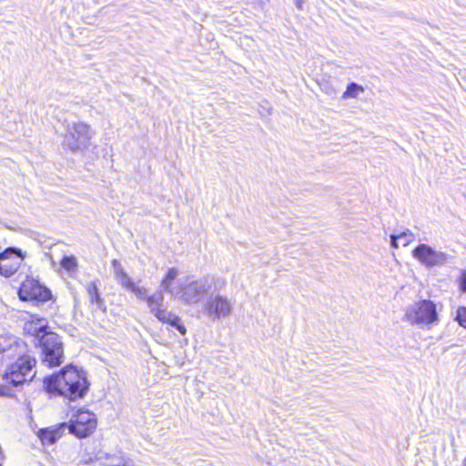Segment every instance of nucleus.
I'll return each instance as SVG.
<instances>
[{"label": "nucleus", "mask_w": 466, "mask_h": 466, "mask_svg": "<svg viewBox=\"0 0 466 466\" xmlns=\"http://www.w3.org/2000/svg\"><path fill=\"white\" fill-rule=\"evenodd\" d=\"M294 3L298 9H299V10L302 9L304 0H294Z\"/></svg>", "instance_id": "nucleus-25"}, {"label": "nucleus", "mask_w": 466, "mask_h": 466, "mask_svg": "<svg viewBox=\"0 0 466 466\" xmlns=\"http://www.w3.org/2000/svg\"><path fill=\"white\" fill-rule=\"evenodd\" d=\"M25 329L34 339L33 342L41 349L42 362L52 368L59 366L64 360V349L60 337L47 330V326L39 320L38 326L26 325Z\"/></svg>", "instance_id": "nucleus-2"}, {"label": "nucleus", "mask_w": 466, "mask_h": 466, "mask_svg": "<svg viewBox=\"0 0 466 466\" xmlns=\"http://www.w3.org/2000/svg\"><path fill=\"white\" fill-rule=\"evenodd\" d=\"M405 319L411 324L428 327L438 323L439 316L436 304L430 299H422L406 309Z\"/></svg>", "instance_id": "nucleus-5"}, {"label": "nucleus", "mask_w": 466, "mask_h": 466, "mask_svg": "<svg viewBox=\"0 0 466 466\" xmlns=\"http://www.w3.org/2000/svg\"><path fill=\"white\" fill-rule=\"evenodd\" d=\"M226 285V279L217 275L208 274L198 279L187 277L180 283L177 299L186 305H195L206 296L222 290Z\"/></svg>", "instance_id": "nucleus-3"}, {"label": "nucleus", "mask_w": 466, "mask_h": 466, "mask_svg": "<svg viewBox=\"0 0 466 466\" xmlns=\"http://www.w3.org/2000/svg\"><path fill=\"white\" fill-rule=\"evenodd\" d=\"M128 460L122 456V454H113L106 458L105 461L106 466H128Z\"/></svg>", "instance_id": "nucleus-21"}, {"label": "nucleus", "mask_w": 466, "mask_h": 466, "mask_svg": "<svg viewBox=\"0 0 466 466\" xmlns=\"http://www.w3.org/2000/svg\"><path fill=\"white\" fill-rule=\"evenodd\" d=\"M18 296L21 300H36L45 302L50 299V290L42 286L39 281L34 279H26L18 290Z\"/></svg>", "instance_id": "nucleus-10"}, {"label": "nucleus", "mask_w": 466, "mask_h": 466, "mask_svg": "<svg viewBox=\"0 0 466 466\" xmlns=\"http://www.w3.org/2000/svg\"><path fill=\"white\" fill-rule=\"evenodd\" d=\"M146 301L150 312L159 321L165 319V316L168 310L163 307L164 295L162 290L156 291L155 293L149 295Z\"/></svg>", "instance_id": "nucleus-13"}, {"label": "nucleus", "mask_w": 466, "mask_h": 466, "mask_svg": "<svg viewBox=\"0 0 466 466\" xmlns=\"http://www.w3.org/2000/svg\"><path fill=\"white\" fill-rule=\"evenodd\" d=\"M365 91L364 87L355 82H351L347 86L346 90L342 94V99L358 98L360 94Z\"/></svg>", "instance_id": "nucleus-20"}, {"label": "nucleus", "mask_w": 466, "mask_h": 466, "mask_svg": "<svg viewBox=\"0 0 466 466\" xmlns=\"http://www.w3.org/2000/svg\"><path fill=\"white\" fill-rule=\"evenodd\" d=\"M114 274L117 282L126 289L133 292L138 299L147 300V289L137 285L130 277L125 272L120 262L116 259L112 260Z\"/></svg>", "instance_id": "nucleus-12"}, {"label": "nucleus", "mask_w": 466, "mask_h": 466, "mask_svg": "<svg viewBox=\"0 0 466 466\" xmlns=\"http://www.w3.org/2000/svg\"><path fill=\"white\" fill-rule=\"evenodd\" d=\"M178 275V269L177 268H168L166 276L161 280L160 286L166 292L169 293L172 297L177 298L178 296V289L172 287L173 281Z\"/></svg>", "instance_id": "nucleus-16"}, {"label": "nucleus", "mask_w": 466, "mask_h": 466, "mask_svg": "<svg viewBox=\"0 0 466 466\" xmlns=\"http://www.w3.org/2000/svg\"><path fill=\"white\" fill-rule=\"evenodd\" d=\"M160 322L169 324L171 327L175 328L181 335H185L187 333V329L181 319L171 311H168L165 316V319H161Z\"/></svg>", "instance_id": "nucleus-19"}, {"label": "nucleus", "mask_w": 466, "mask_h": 466, "mask_svg": "<svg viewBox=\"0 0 466 466\" xmlns=\"http://www.w3.org/2000/svg\"><path fill=\"white\" fill-rule=\"evenodd\" d=\"M128 466H138L137 465L134 461H132L131 460H128Z\"/></svg>", "instance_id": "nucleus-26"}, {"label": "nucleus", "mask_w": 466, "mask_h": 466, "mask_svg": "<svg viewBox=\"0 0 466 466\" xmlns=\"http://www.w3.org/2000/svg\"><path fill=\"white\" fill-rule=\"evenodd\" d=\"M44 385L52 396H62L69 400L84 398L89 388L86 373L71 365L66 366L59 373L46 378Z\"/></svg>", "instance_id": "nucleus-1"}, {"label": "nucleus", "mask_w": 466, "mask_h": 466, "mask_svg": "<svg viewBox=\"0 0 466 466\" xmlns=\"http://www.w3.org/2000/svg\"><path fill=\"white\" fill-rule=\"evenodd\" d=\"M86 291L89 296V299L93 304H96L97 309L105 310L106 306L104 299L101 298L97 286L95 282L89 283L86 286Z\"/></svg>", "instance_id": "nucleus-18"}, {"label": "nucleus", "mask_w": 466, "mask_h": 466, "mask_svg": "<svg viewBox=\"0 0 466 466\" xmlns=\"http://www.w3.org/2000/svg\"><path fill=\"white\" fill-rule=\"evenodd\" d=\"M459 284L461 290L466 293V269L461 271V278L459 279Z\"/></svg>", "instance_id": "nucleus-24"}, {"label": "nucleus", "mask_w": 466, "mask_h": 466, "mask_svg": "<svg viewBox=\"0 0 466 466\" xmlns=\"http://www.w3.org/2000/svg\"><path fill=\"white\" fill-rule=\"evenodd\" d=\"M415 235L410 229H406L400 234L390 235V244L394 248H398L400 244L403 247L408 246L410 242L414 241Z\"/></svg>", "instance_id": "nucleus-17"}, {"label": "nucleus", "mask_w": 466, "mask_h": 466, "mask_svg": "<svg viewBox=\"0 0 466 466\" xmlns=\"http://www.w3.org/2000/svg\"><path fill=\"white\" fill-rule=\"evenodd\" d=\"M455 320L461 327L466 329V307H459L457 309Z\"/></svg>", "instance_id": "nucleus-23"}, {"label": "nucleus", "mask_w": 466, "mask_h": 466, "mask_svg": "<svg viewBox=\"0 0 466 466\" xmlns=\"http://www.w3.org/2000/svg\"><path fill=\"white\" fill-rule=\"evenodd\" d=\"M24 260L23 253L16 248H7L0 253V275L8 278L14 275Z\"/></svg>", "instance_id": "nucleus-11"}, {"label": "nucleus", "mask_w": 466, "mask_h": 466, "mask_svg": "<svg viewBox=\"0 0 466 466\" xmlns=\"http://www.w3.org/2000/svg\"><path fill=\"white\" fill-rule=\"evenodd\" d=\"M96 428V417L88 410L80 409L70 420L66 430L77 438L89 436Z\"/></svg>", "instance_id": "nucleus-8"}, {"label": "nucleus", "mask_w": 466, "mask_h": 466, "mask_svg": "<svg viewBox=\"0 0 466 466\" xmlns=\"http://www.w3.org/2000/svg\"><path fill=\"white\" fill-rule=\"evenodd\" d=\"M93 131L89 125L82 121L67 123L62 146L73 153L83 152L89 148Z\"/></svg>", "instance_id": "nucleus-4"}, {"label": "nucleus", "mask_w": 466, "mask_h": 466, "mask_svg": "<svg viewBox=\"0 0 466 466\" xmlns=\"http://www.w3.org/2000/svg\"><path fill=\"white\" fill-rule=\"evenodd\" d=\"M60 264L61 267L68 272L75 271L78 266L77 260L74 256H65Z\"/></svg>", "instance_id": "nucleus-22"}, {"label": "nucleus", "mask_w": 466, "mask_h": 466, "mask_svg": "<svg viewBox=\"0 0 466 466\" xmlns=\"http://www.w3.org/2000/svg\"><path fill=\"white\" fill-rule=\"evenodd\" d=\"M35 363V359L28 355L18 357V359L9 366L5 373V380L14 386H18L25 381L31 380L35 375V371L34 370Z\"/></svg>", "instance_id": "nucleus-6"}, {"label": "nucleus", "mask_w": 466, "mask_h": 466, "mask_svg": "<svg viewBox=\"0 0 466 466\" xmlns=\"http://www.w3.org/2000/svg\"><path fill=\"white\" fill-rule=\"evenodd\" d=\"M412 257L426 268H433L444 265L449 255L441 250H436L427 244H420L412 250Z\"/></svg>", "instance_id": "nucleus-9"}, {"label": "nucleus", "mask_w": 466, "mask_h": 466, "mask_svg": "<svg viewBox=\"0 0 466 466\" xmlns=\"http://www.w3.org/2000/svg\"><path fill=\"white\" fill-rule=\"evenodd\" d=\"M0 466H2V465L0 464Z\"/></svg>", "instance_id": "nucleus-28"}, {"label": "nucleus", "mask_w": 466, "mask_h": 466, "mask_svg": "<svg viewBox=\"0 0 466 466\" xmlns=\"http://www.w3.org/2000/svg\"><path fill=\"white\" fill-rule=\"evenodd\" d=\"M66 428L67 424L62 423L55 427L41 429L38 437L44 445H52L62 437Z\"/></svg>", "instance_id": "nucleus-14"}, {"label": "nucleus", "mask_w": 466, "mask_h": 466, "mask_svg": "<svg viewBox=\"0 0 466 466\" xmlns=\"http://www.w3.org/2000/svg\"><path fill=\"white\" fill-rule=\"evenodd\" d=\"M464 466H466V459L464 460Z\"/></svg>", "instance_id": "nucleus-27"}, {"label": "nucleus", "mask_w": 466, "mask_h": 466, "mask_svg": "<svg viewBox=\"0 0 466 466\" xmlns=\"http://www.w3.org/2000/svg\"><path fill=\"white\" fill-rule=\"evenodd\" d=\"M232 310L233 302L227 296L219 293L210 294L202 305L203 314L212 321L228 318Z\"/></svg>", "instance_id": "nucleus-7"}, {"label": "nucleus", "mask_w": 466, "mask_h": 466, "mask_svg": "<svg viewBox=\"0 0 466 466\" xmlns=\"http://www.w3.org/2000/svg\"><path fill=\"white\" fill-rule=\"evenodd\" d=\"M23 348L24 345L16 338L0 335V354H3V358L11 359Z\"/></svg>", "instance_id": "nucleus-15"}]
</instances>
